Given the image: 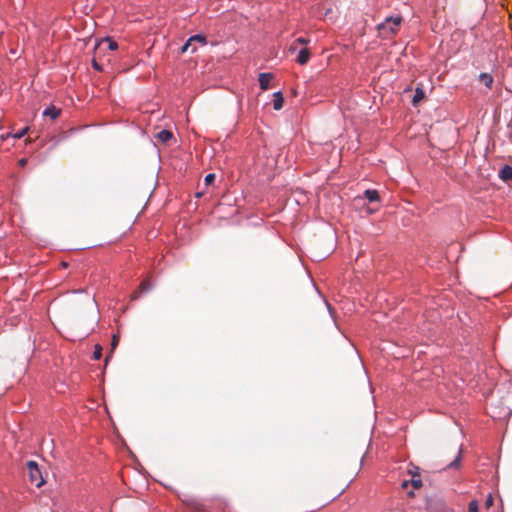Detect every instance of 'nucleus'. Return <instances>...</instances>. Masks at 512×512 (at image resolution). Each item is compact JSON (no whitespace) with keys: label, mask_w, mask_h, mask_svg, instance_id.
Listing matches in <instances>:
<instances>
[{"label":"nucleus","mask_w":512,"mask_h":512,"mask_svg":"<svg viewBox=\"0 0 512 512\" xmlns=\"http://www.w3.org/2000/svg\"><path fill=\"white\" fill-rule=\"evenodd\" d=\"M402 23V17H387L384 22L378 24L377 31L380 37L389 39L393 37Z\"/></svg>","instance_id":"1"},{"label":"nucleus","mask_w":512,"mask_h":512,"mask_svg":"<svg viewBox=\"0 0 512 512\" xmlns=\"http://www.w3.org/2000/svg\"><path fill=\"white\" fill-rule=\"evenodd\" d=\"M27 468L28 478L31 484L35 485L38 488L41 487L44 484V478L42 476L38 464L35 461H28Z\"/></svg>","instance_id":"2"},{"label":"nucleus","mask_w":512,"mask_h":512,"mask_svg":"<svg viewBox=\"0 0 512 512\" xmlns=\"http://www.w3.org/2000/svg\"><path fill=\"white\" fill-rule=\"evenodd\" d=\"M408 473L411 475L410 480H404L401 484L403 489H406L409 484L413 486L414 489H419L422 487V480L419 474V468L413 467L409 469Z\"/></svg>","instance_id":"3"},{"label":"nucleus","mask_w":512,"mask_h":512,"mask_svg":"<svg viewBox=\"0 0 512 512\" xmlns=\"http://www.w3.org/2000/svg\"><path fill=\"white\" fill-rule=\"evenodd\" d=\"M193 43H199L200 45H205L207 43V39L204 35H200V34L191 36L187 40V42L182 46L181 52L182 53L187 52L189 50L191 44H193Z\"/></svg>","instance_id":"4"},{"label":"nucleus","mask_w":512,"mask_h":512,"mask_svg":"<svg viewBox=\"0 0 512 512\" xmlns=\"http://www.w3.org/2000/svg\"><path fill=\"white\" fill-rule=\"evenodd\" d=\"M273 79V74L271 73H261L259 74V85L262 90H268L270 88V81Z\"/></svg>","instance_id":"5"},{"label":"nucleus","mask_w":512,"mask_h":512,"mask_svg":"<svg viewBox=\"0 0 512 512\" xmlns=\"http://www.w3.org/2000/svg\"><path fill=\"white\" fill-rule=\"evenodd\" d=\"M498 176L504 182L512 181V166L504 165L499 170Z\"/></svg>","instance_id":"6"},{"label":"nucleus","mask_w":512,"mask_h":512,"mask_svg":"<svg viewBox=\"0 0 512 512\" xmlns=\"http://www.w3.org/2000/svg\"><path fill=\"white\" fill-rule=\"evenodd\" d=\"M43 116L44 117H49L51 118L52 120H55L56 118L59 117V115L61 114V109L60 108H57L56 106L54 105H50L48 106L44 111H43Z\"/></svg>","instance_id":"7"},{"label":"nucleus","mask_w":512,"mask_h":512,"mask_svg":"<svg viewBox=\"0 0 512 512\" xmlns=\"http://www.w3.org/2000/svg\"><path fill=\"white\" fill-rule=\"evenodd\" d=\"M104 45H107V48L111 51L116 50L118 48V44L114 40L106 38L98 44L96 48L97 52L101 51Z\"/></svg>","instance_id":"8"},{"label":"nucleus","mask_w":512,"mask_h":512,"mask_svg":"<svg viewBox=\"0 0 512 512\" xmlns=\"http://www.w3.org/2000/svg\"><path fill=\"white\" fill-rule=\"evenodd\" d=\"M309 58H310L309 50L307 48H303L299 51V54L297 56V62L300 65H305L309 61Z\"/></svg>","instance_id":"9"},{"label":"nucleus","mask_w":512,"mask_h":512,"mask_svg":"<svg viewBox=\"0 0 512 512\" xmlns=\"http://www.w3.org/2000/svg\"><path fill=\"white\" fill-rule=\"evenodd\" d=\"M173 134L170 130H161L156 134L157 140H159L162 143H167L170 139H172Z\"/></svg>","instance_id":"10"},{"label":"nucleus","mask_w":512,"mask_h":512,"mask_svg":"<svg viewBox=\"0 0 512 512\" xmlns=\"http://www.w3.org/2000/svg\"><path fill=\"white\" fill-rule=\"evenodd\" d=\"M273 108L275 110H280L283 107L284 104V98L282 96L281 92H276L273 94Z\"/></svg>","instance_id":"11"},{"label":"nucleus","mask_w":512,"mask_h":512,"mask_svg":"<svg viewBox=\"0 0 512 512\" xmlns=\"http://www.w3.org/2000/svg\"><path fill=\"white\" fill-rule=\"evenodd\" d=\"M364 197L368 199L369 202H375L379 200V193L377 190H366L364 192Z\"/></svg>","instance_id":"12"},{"label":"nucleus","mask_w":512,"mask_h":512,"mask_svg":"<svg viewBox=\"0 0 512 512\" xmlns=\"http://www.w3.org/2000/svg\"><path fill=\"white\" fill-rule=\"evenodd\" d=\"M479 80L488 88H490L493 84V77L488 73H481L479 75Z\"/></svg>","instance_id":"13"},{"label":"nucleus","mask_w":512,"mask_h":512,"mask_svg":"<svg viewBox=\"0 0 512 512\" xmlns=\"http://www.w3.org/2000/svg\"><path fill=\"white\" fill-rule=\"evenodd\" d=\"M425 97L424 91L421 88H417L415 90V95L413 97V104L417 105L420 101H422Z\"/></svg>","instance_id":"14"},{"label":"nucleus","mask_w":512,"mask_h":512,"mask_svg":"<svg viewBox=\"0 0 512 512\" xmlns=\"http://www.w3.org/2000/svg\"><path fill=\"white\" fill-rule=\"evenodd\" d=\"M138 288H139V291H140L141 293H144V292H148V291H150V290H151V288H152V285H151V283L149 282V280H148V279H145V280H143V281L140 283V285H139V287H138Z\"/></svg>","instance_id":"15"},{"label":"nucleus","mask_w":512,"mask_h":512,"mask_svg":"<svg viewBox=\"0 0 512 512\" xmlns=\"http://www.w3.org/2000/svg\"><path fill=\"white\" fill-rule=\"evenodd\" d=\"M301 44V45H307L310 43V39L309 38H304V37H299L297 38L294 43L292 44V49H295L296 47V44Z\"/></svg>","instance_id":"16"},{"label":"nucleus","mask_w":512,"mask_h":512,"mask_svg":"<svg viewBox=\"0 0 512 512\" xmlns=\"http://www.w3.org/2000/svg\"><path fill=\"white\" fill-rule=\"evenodd\" d=\"M461 460V449L458 451L457 457L448 465L450 468H458Z\"/></svg>","instance_id":"17"},{"label":"nucleus","mask_w":512,"mask_h":512,"mask_svg":"<svg viewBox=\"0 0 512 512\" xmlns=\"http://www.w3.org/2000/svg\"><path fill=\"white\" fill-rule=\"evenodd\" d=\"M101 356H102V347L99 344H97V345H95V350H94V353H93V359L94 360H100Z\"/></svg>","instance_id":"18"},{"label":"nucleus","mask_w":512,"mask_h":512,"mask_svg":"<svg viewBox=\"0 0 512 512\" xmlns=\"http://www.w3.org/2000/svg\"><path fill=\"white\" fill-rule=\"evenodd\" d=\"M469 512H479V505L476 500H472L468 505Z\"/></svg>","instance_id":"19"},{"label":"nucleus","mask_w":512,"mask_h":512,"mask_svg":"<svg viewBox=\"0 0 512 512\" xmlns=\"http://www.w3.org/2000/svg\"><path fill=\"white\" fill-rule=\"evenodd\" d=\"M214 180H215V174L210 173L205 176L204 183L206 186H209V185L213 184Z\"/></svg>","instance_id":"20"},{"label":"nucleus","mask_w":512,"mask_h":512,"mask_svg":"<svg viewBox=\"0 0 512 512\" xmlns=\"http://www.w3.org/2000/svg\"><path fill=\"white\" fill-rule=\"evenodd\" d=\"M118 343H119V336L117 334H114L112 337V342H111V351H113L116 348Z\"/></svg>","instance_id":"21"},{"label":"nucleus","mask_w":512,"mask_h":512,"mask_svg":"<svg viewBox=\"0 0 512 512\" xmlns=\"http://www.w3.org/2000/svg\"><path fill=\"white\" fill-rule=\"evenodd\" d=\"M92 66L97 71H102L103 70V67L99 64V62L96 59V57H94L93 60H92Z\"/></svg>","instance_id":"22"},{"label":"nucleus","mask_w":512,"mask_h":512,"mask_svg":"<svg viewBox=\"0 0 512 512\" xmlns=\"http://www.w3.org/2000/svg\"><path fill=\"white\" fill-rule=\"evenodd\" d=\"M493 502H494L493 496L491 494H489L487 499H486V501H485V508L489 509L490 506L493 505Z\"/></svg>","instance_id":"23"},{"label":"nucleus","mask_w":512,"mask_h":512,"mask_svg":"<svg viewBox=\"0 0 512 512\" xmlns=\"http://www.w3.org/2000/svg\"><path fill=\"white\" fill-rule=\"evenodd\" d=\"M140 294H141V292L139 291V288H138V289H137L135 292H133V294L131 295L132 300H135V299L139 298Z\"/></svg>","instance_id":"24"},{"label":"nucleus","mask_w":512,"mask_h":512,"mask_svg":"<svg viewBox=\"0 0 512 512\" xmlns=\"http://www.w3.org/2000/svg\"><path fill=\"white\" fill-rule=\"evenodd\" d=\"M26 163H27V159H25V158H22V159L19 160V165L20 166H24Z\"/></svg>","instance_id":"25"},{"label":"nucleus","mask_w":512,"mask_h":512,"mask_svg":"<svg viewBox=\"0 0 512 512\" xmlns=\"http://www.w3.org/2000/svg\"><path fill=\"white\" fill-rule=\"evenodd\" d=\"M190 48H191V52H195L196 51L195 43L191 44Z\"/></svg>","instance_id":"26"},{"label":"nucleus","mask_w":512,"mask_h":512,"mask_svg":"<svg viewBox=\"0 0 512 512\" xmlns=\"http://www.w3.org/2000/svg\"><path fill=\"white\" fill-rule=\"evenodd\" d=\"M202 195H203V192H197V193H196V197H197V198L202 197Z\"/></svg>","instance_id":"27"},{"label":"nucleus","mask_w":512,"mask_h":512,"mask_svg":"<svg viewBox=\"0 0 512 512\" xmlns=\"http://www.w3.org/2000/svg\"><path fill=\"white\" fill-rule=\"evenodd\" d=\"M408 496L409 497H413L414 496V492L413 491L408 492Z\"/></svg>","instance_id":"28"}]
</instances>
